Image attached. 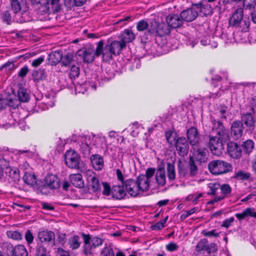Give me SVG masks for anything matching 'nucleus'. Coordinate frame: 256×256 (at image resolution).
Masks as SVG:
<instances>
[{"label": "nucleus", "mask_w": 256, "mask_h": 256, "mask_svg": "<svg viewBox=\"0 0 256 256\" xmlns=\"http://www.w3.org/2000/svg\"><path fill=\"white\" fill-rule=\"evenodd\" d=\"M78 140L80 144L82 152L85 155L89 154L92 148L91 145L106 148L107 146L106 138L102 134H92V136L80 135L78 136Z\"/></svg>", "instance_id": "f257e3e1"}, {"label": "nucleus", "mask_w": 256, "mask_h": 256, "mask_svg": "<svg viewBox=\"0 0 256 256\" xmlns=\"http://www.w3.org/2000/svg\"><path fill=\"white\" fill-rule=\"evenodd\" d=\"M84 240L83 252L85 254H91L94 248L102 245L104 240L96 236L82 234Z\"/></svg>", "instance_id": "f03ea898"}, {"label": "nucleus", "mask_w": 256, "mask_h": 256, "mask_svg": "<svg viewBox=\"0 0 256 256\" xmlns=\"http://www.w3.org/2000/svg\"><path fill=\"white\" fill-rule=\"evenodd\" d=\"M210 172L214 175L228 172L232 170L231 164L222 160H213L208 164Z\"/></svg>", "instance_id": "7ed1b4c3"}, {"label": "nucleus", "mask_w": 256, "mask_h": 256, "mask_svg": "<svg viewBox=\"0 0 256 256\" xmlns=\"http://www.w3.org/2000/svg\"><path fill=\"white\" fill-rule=\"evenodd\" d=\"M170 32V28L168 24L158 23L156 21H152L151 22V28L149 30L150 33L152 34V36H164L169 34Z\"/></svg>", "instance_id": "20e7f679"}, {"label": "nucleus", "mask_w": 256, "mask_h": 256, "mask_svg": "<svg viewBox=\"0 0 256 256\" xmlns=\"http://www.w3.org/2000/svg\"><path fill=\"white\" fill-rule=\"evenodd\" d=\"M180 161L178 162L179 172L181 176L188 178L190 177H193L196 176L198 172V166L195 164L194 162L192 157L190 158L188 164L187 170L184 168L182 166Z\"/></svg>", "instance_id": "39448f33"}, {"label": "nucleus", "mask_w": 256, "mask_h": 256, "mask_svg": "<svg viewBox=\"0 0 256 256\" xmlns=\"http://www.w3.org/2000/svg\"><path fill=\"white\" fill-rule=\"evenodd\" d=\"M243 9L242 8H238L234 13L233 15L230 20L229 22L231 26L243 27V29H246L249 26V22H246L243 20Z\"/></svg>", "instance_id": "423d86ee"}, {"label": "nucleus", "mask_w": 256, "mask_h": 256, "mask_svg": "<svg viewBox=\"0 0 256 256\" xmlns=\"http://www.w3.org/2000/svg\"><path fill=\"white\" fill-rule=\"evenodd\" d=\"M66 164L70 168H78L80 157L74 150H70L66 152L64 156Z\"/></svg>", "instance_id": "0eeeda50"}, {"label": "nucleus", "mask_w": 256, "mask_h": 256, "mask_svg": "<svg viewBox=\"0 0 256 256\" xmlns=\"http://www.w3.org/2000/svg\"><path fill=\"white\" fill-rule=\"evenodd\" d=\"M146 20H142L138 22L136 25V28L139 32H144L143 36H140L141 42L146 43L149 38L152 36V34L150 33L149 30L151 28V22Z\"/></svg>", "instance_id": "6e6552de"}, {"label": "nucleus", "mask_w": 256, "mask_h": 256, "mask_svg": "<svg viewBox=\"0 0 256 256\" xmlns=\"http://www.w3.org/2000/svg\"><path fill=\"white\" fill-rule=\"evenodd\" d=\"M208 145L210 148L214 155L219 156L222 154L224 150L222 140L216 136L209 137Z\"/></svg>", "instance_id": "1a4fd4ad"}, {"label": "nucleus", "mask_w": 256, "mask_h": 256, "mask_svg": "<svg viewBox=\"0 0 256 256\" xmlns=\"http://www.w3.org/2000/svg\"><path fill=\"white\" fill-rule=\"evenodd\" d=\"M1 170L12 181L17 182L20 180V171L17 168H12L9 164H3L2 167L1 166Z\"/></svg>", "instance_id": "9d476101"}, {"label": "nucleus", "mask_w": 256, "mask_h": 256, "mask_svg": "<svg viewBox=\"0 0 256 256\" xmlns=\"http://www.w3.org/2000/svg\"><path fill=\"white\" fill-rule=\"evenodd\" d=\"M175 146L180 156H184L187 155L188 152L189 145L185 138H178L176 140Z\"/></svg>", "instance_id": "9b49d317"}, {"label": "nucleus", "mask_w": 256, "mask_h": 256, "mask_svg": "<svg viewBox=\"0 0 256 256\" xmlns=\"http://www.w3.org/2000/svg\"><path fill=\"white\" fill-rule=\"evenodd\" d=\"M12 10L14 13L18 14L20 12H22V14L24 12H26L28 8L27 0H10Z\"/></svg>", "instance_id": "f8f14e48"}, {"label": "nucleus", "mask_w": 256, "mask_h": 256, "mask_svg": "<svg viewBox=\"0 0 256 256\" xmlns=\"http://www.w3.org/2000/svg\"><path fill=\"white\" fill-rule=\"evenodd\" d=\"M244 126L240 120L234 121L231 125V136L234 140L240 138L243 133Z\"/></svg>", "instance_id": "ddd939ff"}, {"label": "nucleus", "mask_w": 256, "mask_h": 256, "mask_svg": "<svg viewBox=\"0 0 256 256\" xmlns=\"http://www.w3.org/2000/svg\"><path fill=\"white\" fill-rule=\"evenodd\" d=\"M86 175L88 186L92 188L94 192H100L101 188V185L95 174L92 170H88Z\"/></svg>", "instance_id": "4468645a"}, {"label": "nucleus", "mask_w": 256, "mask_h": 256, "mask_svg": "<svg viewBox=\"0 0 256 256\" xmlns=\"http://www.w3.org/2000/svg\"><path fill=\"white\" fill-rule=\"evenodd\" d=\"M124 184L126 192L131 196H136L139 194L140 190L138 182L136 180L132 179L128 180Z\"/></svg>", "instance_id": "2eb2a0df"}, {"label": "nucleus", "mask_w": 256, "mask_h": 256, "mask_svg": "<svg viewBox=\"0 0 256 256\" xmlns=\"http://www.w3.org/2000/svg\"><path fill=\"white\" fill-rule=\"evenodd\" d=\"M195 6L188 8L180 12V17L184 21L190 22L194 20L198 16V12Z\"/></svg>", "instance_id": "dca6fc26"}, {"label": "nucleus", "mask_w": 256, "mask_h": 256, "mask_svg": "<svg viewBox=\"0 0 256 256\" xmlns=\"http://www.w3.org/2000/svg\"><path fill=\"white\" fill-rule=\"evenodd\" d=\"M166 21L169 27L172 28H180L183 24V20L180 15L170 14L166 18Z\"/></svg>", "instance_id": "f3484780"}, {"label": "nucleus", "mask_w": 256, "mask_h": 256, "mask_svg": "<svg viewBox=\"0 0 256 256\" xmlns=\"http://www.w3.org/2000/svg\"><path fill=\"white\" fill-rule=\"evenodd\" d=\"M227 150L230 157L239 158L242 155L241 148L236 142H230L228 144Z\"/></svg>", "instance_id": "a211bd4d"}, {"label": "nucleus", "mask_w": 256, "mask_h": 256, "mask_svg": "<svg viewBox=\"0 0 256 256\" xmlns=\"http://www.w3.org/2000/svg\"><path fill=\"white\" fill-rule=\"evenodd\" d=\"M79 56L82 58L84 62L86 63L92 62L94 60V50L92 48H82L77 52Z\"/></svg>", "instance_id": "6ab92c4d"}, {"label": "nucleus", "mask_w": 256, "mask_h": 256, "mask_svg": "<svg viewBox=\"0 0 256 256\" xmlns=\"http://www.w3.org/2000/svg\"><path fill=\"white\" fill-rule=\"evenodd\" d=\"M194 6L199 10L200 14L202 16L212 15L213 13V8L208 2H200L193 4Z\"/></svg>", "instance_id": "aec40b11"}, {"label": "nucleus", "mask_w": 256, "mask_h": 256, "mask_svg": "<svg viewBox=\"0 0 256 256\" xmlns=\"http://www.w3.org/2000/svg\"><path fill=\"white\" fill-rule=\"evenodd\" d=\"M187 138L192 146H196L200 140L198 129L195 127L190 128L187 131Z\"/></svg>", "instance_id": "412c9836"}, {"label": "nucleus", "mask_w": 256, "mask_h": 256, "mask_svg": "<svg viewBox=\"0 0 256 256\" xmlns=\"http://www.w3.org/2000/svg\"><path fill=\"white\" fill-rule=\"evenodd\" d=\"M38 238L42 243L48 244L55 239L54 233L52 231L42 230L38 232Z\"/></svg>", "instance_id": "4be33fe9"}, {"label": "nucleus", "mask_w": 256, "mask_h": 256, "mask_svg": "<svg viewBox=\"0 0 256 256\" xmlns=\"http://www.w3.org/2000/svg\"><path fill=\"white\" fill-rule=\"evenodd\" d=\"M126 192L124 184L121 186H115L112 190V194L113 198L118 200H121L126 196Z\"/></svg>", "instance_id": "5701e85b"}, {"label": "nucleus", "mask_w": 256, "mask_h": 256, "mask_svg": "<svg viewBox=\"0 0 256 256\" xmlns=\"http://www.w3.org/2000/svg\"><path fill=\"white\" fill-rule=\"evenodd\" d=\"M242 121V124H244L247 128L250 129H254L255 126V120L252 114L250 112L243 114L241 116Z\"/></svg>", "instance_id": "b1692460"}, {"label": "nucleus", "mask_w": 256, "mask_h": 256, "mask_svg": "<svg viewBox=\"0 0 256 256\" xmlns=\"http://www.w3.org/2000/svg\"><path fill=\"white\" fill-rule=\"evenodd\" d=\"M155 178L156 183L160 186H164L165 185L166 176L165 170L164 167H158L157 168Z\"/></svg>", "instance_id": "393cba45"}, {"label": "nucleus", "mask_w": 256, "mask_h": 256, "mask_svg": "<svg viewBox=\"0 0 256 256\" xmlns=\"http://www.w3.org/2000/svg\"><path fill=\"white\" fill-rule=\"evenodd\" d=\"M208 150L205 148H199L194 152V158L200 163L206 162L207 160Z\"/></svg>", "instance_id": "a878e982"}, {"label": "nucleus", "mask_w": 256, "mask_h": 256, "mask_svg": "<svg viewBox=\"0 0 256 256\" xmlns=\"http://www.w3.org/2000/svg\"><path fill=\"white\" fill-rule=\"evenodd\" d=\"M62 53L61 50H56L48 54V60L52 66H55L62 60Z\"/></svg>", "instance_id": "bb28decb"}, {"label": "nucleus", "mask_w": 256, "mask_h": 256, "mask_svg": "<svg viewBox=\"0 0 256 256\" xmlns=\"http://www.w3.org/2000/svg\"><path fill=\"white\" fill-rule=\"evenodd\" d=\"M90 162L94 168L96 170H100L104 166L103 158L99 154H92L90 157Z\"/></svg>", "instance_id": "cd10ccee"}, {"label": "nucleus", "mask_w": 256, "mask_h": 256, "mask_svg": "<svg viewBox=\"0 0 256 256\" xmlns=\"http://www.w3.org/2000/svg\"><path fill=\"white\" fill-rule=\"evenodd\" d=\"M12 152L6 147H4L1 150V166L3 164H9L12 159Z\"/></svg>", "instance_id": "c85d7f7f"}, {"label": "nucleus", "mask_w": 256, "mask_h": 256, "mask_svg": "<svg viewBox=\"0 0 256 256\" xmlns=\"http://www.w3.org/2000/svg\"><path fill=\"white\" fill-rule=\"evenodd\" d=\"M71 183L76 187L82 188L84 186V182L80 174H72L70 176Z\"/></svg>", "instance_id": "c756f323"}, {"label": "nucleus", "mask_w": 256, "mask_h": 256, "mask_svg": "<svg viewBox=\"0 0 256 256\" xmlns=\"http://www.w3.org/2000/svg\"><path fill=\"white\" fill-rule=\"evenodd\" d=\"M136 182H138L140 191H146L148 189L150 180L147 179L144 175L139 176Z\"/></svg>", "instance_id": "7c9ffc66"}, {"label": "nucleus", "mask_w": 256, "mask_h": 256, "mask_svg": "<svg viewBox=\"0 0 256 256\" xmlns=\"http://www.w3.org/2000/svg\"><path fill=\"white\" fill-rule=\"evenodd\" d=\"M46 184L52 189H56L59 187V180L57 176L53 174H48L46 178Z\"/></svg>", "instance_id": "2f4dec72"}, {"label": "nucleus", "mask_w": 256, "mask_h": 256, "mask_svg": "<svg viewBox=\"0 0 256 256\" xmlns=\"http://www.w3.org/2000/svg\"><path fill=\"white\" fill-rule=\"evenodd\" d=\"M114 56L118 54L121 50L125 47V44L122 42L113 41L110 44H107Z\"/></svg>", "instance_id": "473e14b6"}, {"label": "nucleus", "mask_w": 256, "mask_h": 256, "mask_svg": "<svg viewBox=\"0 0 256 256\" xmlns=\"http://www.w3.org/2000/svg\"><path fill=\"white\" fill-rule=\"evenodd\" d=\"M1 253L6 256H14V248L10 242H4L1 245Z\"/></svg>", "instance_id": "72a5a7b5"}, {"label": "nucleus", "mask_w": 256, "mask_h": 256, "mask_svg": "<svg viewBox=\"0 0 256 256\" xmlns=\"http://www.w3.org/2000/svg\"><path fill=\"white\" fill-rule=\"evenodd\" d=\"M135 34L130 29L125 30L122 34V42L126 45V43L130 42L134 40Z\"/></svg>", "instance_id": "f704fd0d"}, {"label": "nucleus", "mask_w": 256, "mask_h": 256, "mask_svg": "<svg viewBox=\"0 0 256 256\" xmlns=\"http://www.w3.org/2000/svg\"><path fill=\"white\" fill-rule=\"evenodd\" d=\"M22 179L24 182L28 185L33 186L36 184V177L32 171L30 172H25Z\"/></svg>", "instance_id": "c9c22d12"}, {"label": "nucleus", "mask_w": 256, "mask_h": 256, "mask_svg": "<svg viewBox=\"0 0 256 256\" xmlns=\"http://www.w3.org/2000/svg\"><path fill=\"white\" fill-rule=\"evenodd\" d=\"M80 238L78 236H74L69 238L68 244L72 250L78 248L80 245Z\"/></svg>", "instance_id": "e433bc0d"}, {"label": "nucleus", "mask_w": 256, "mask_h": 256, "mask_svg": "<svg viewBox=\"0 0 256 256\" xmlns=\"http://www.w3.org/2000/svg\"><path fill=\"white\" fill-rule=\"evenodd\" d=\"M18 96L19 101L21 102H27L30 99L29 94H28L27 90L23 88H19L18 92Z\"/></svg>", "instance_id": "4c0bfd02"}, {"label": "nucleus", "mask_w": 256, "mask_h": 256, "mask_svg": "<svg viewBox=\"0 0 256 256\" xmlns=\"http://www.w3.org/2000/svg\"><path fill=\"white\" fill-rule=\"evenodd\" d=\"M216 134L219 136L218 138L222 140L226 141L230 139V134L228 130L224 126L220 128L218 130L216 131Z\"/></svg>", "instance_id": "58836bf2"}, {"label": "nucleus", "mask_w": 256, "mask_h": 256, "mask_svg": "<svg viewBox=\"0 0 256 256\" xmlns=\"http://www.w3.org/2000/svg\"><path fill=\"white\" fill-rule=\"evenodd\" d=\"M114 55L110 48L106 44L104 46L102 51V58L105 62H109L112 58V56Z\"/></svg>", "instance_id": "ea45409f"}, {"label": "nucleus", "mask_w": 256, "mask_h": 256, "mask_svg": "<svg viewBox=\"0 0 256 256\" xmlns=\"http://www.w3.org/2000/svg\"><path fill=\"white\" fill-rule=\"evenodd\" d=\"M220 233V232L216 229H214L210 230H202L201 232L204 236L214 238L219 237Z\"/></svg>", "instance_id": "a19ab883"}, {"label": "nucleus", "mask_w": 256, "mask_h": 256, "mask_svg": "<svg viewBox=\"0 0 256 256\" xmlns=\"http://www.w3.org/2000/svg\"><path fill=\"white\" fill-rule=\"evenodd\" d=\"M168 176L170 180H174L176 178L175 168L173 164L168 162L166 166Z\"/></svg>", "instance_id": "79ce46f5"}, {"label": "nucleus", "mask_w": 256, "mask_h": 256, "mask_svg": "<svg viewBox=\"0 0 256 256\" xmlns=\"http://www.w3.org/2000/svg\"><path fill=\"white\" fill-rule=\"evenodd\" d=\"M62 66H70L74 62L73 56L71 54H67L62 56V60H61Z\"/></svg>", "instance_id": "37998d69"}, {"label": "nucleus", "mask_w": 256, "mask_h": 256, "mask_svg": "<svg viewBox=\"0 0 256 256\" xmlns=\"http://www.w3.org/2000/svg\"><path fill=\"white\" fill-rule=\"evenodd\" d=\"M244 151L246 154H250L254 148V143L251 140H248L242 144Z\"/></svg>", "instance_id": "c03bdc74"}, {"label": "nucleus", "mask_w": 256, "mask_h": 256, "mask_svg": "<svg viewBox=\"0 0 256 256\" xmlns=\"http://www.w3.org/2000/svg\"><path fill=\"white\" fill-rule=\"evenodd\" d=\"M208 243V240L206 238L201 239L197 244L196 246V250L198 252H201L202 251H206V246Z\"/></svg>", "instance_id": "a18cd8bd"}, {"label": "nucleus", "mask_w": 256, "mask_h": 256, "mask_svg": "<svg viewBox=\"0 0 256 256\" xmlns=\"http://www.w3.org/2000/svg\"><path fill=\"white\" fill-rule=\"evenodd\" d=\"M101 82H99V85L103 84L104 82H108L114 78V74L112 72H102L101 74Z\"/></svg>", "instance_id": "49530a36"}, {"label": "nucleus", "mask_w": 256, "mask_h": 256, "mask_svg": "<svg viewBox=\"0 0 256 256\" xmlns=\"http://www.w3.org/2000/svg\"><path fill=\"white\" fill-rule=\"evenodd\" d=\"M168 216H166L160 222H156L154 224H152L150 226V228L152 230H160L165 226V224L166 222Z\"/></svg>", "instance_id": "de8ad7c7"}, {"label": "nucleus", "mask_w": 256, "mask_h": 256, "mask_svg": "<svg viewBox=\"0 0 256 256\" xmlns=\"http://www.w3.org/2000/svg\"><path fill=\"white\" fill-rule=\"evenodd\" d=\"M7 236L14 240H20L22 239V234L18 231L9 230L6 232Z\"/></svg>", "instance_id": "09e8293b"}, {"label": "nucleus", "mask_w": 256, "mask_h": 256, "mask_svg": "<svg viewBox=\"0 0 256 256\" xmlns=\"http://www.w3.org/2000/svg\"><path fill=\"white\" fill-rule=\"evenodd\" d=\"M208 187L209 188L208 194L216 195V190L220 188V184L216 182L210 183L209 184Z\"/></svg>", "instance_id": "8fccbe9b"}, {"label": "nucleus", "mask_w": 256, "mask_h": 256, "mask_svg": "<svg viewBox=\"0 0 256 256\" xmlns=\"http://www.w3.org/2000/svg\"><path fill=\"white\" fill-rule=\"evenodd\" d=\"M34 80L36 82H38L44 79L46 77L43 70H38L33 74Z\"/></svg>", "instance_id": "3c124183"}, {"label": "nucleus", "mask_w": 256, "mask_h": 256, "mask_svg": "<svg viewBox=\"0 0 256 256\" xmlns=\"http://www.w3.org/2000/svg\"><path fill=\"white\" fill-rule=\"evenodd\" d=\"M70 77L71 78H75L78 77L80 74L79 68L74 64L70 66Z\"/></svg>", "instance_id": "603ef678"}, {"label": "nucleus", "mask_w": 256, "mask_h": 256, "mask_svg": "<svg viewBox=\"0 0 256 256\" xmlns=\"http://www.w3.org/2000/svg\"><path fill=\"white\" fill-rule=\"evenodd\" d=\"M222 194L221 196H224V198L231 192V188L230 186L228 184H224L222 185L220 187Z\"/></svg>", "instance_id": "864d4df0"}, {"label": "nucleus", "mask_w": 256, "mask_h": 256, "mask_svg": "<svg viewBox=\"0 0 256 256\" xmlns=\"http://www.w3.org/2000/svg\"><path fill=\"white\" fill-rule=\"evenodd\" d=\"M18 168L20 170L24 172V174H25V172H32L30 166L26 161L23 162H19Z\"/></svg>", "instance_id": "5fc2aeb1"}, {"label": "nucleus", "mask_w": 256, "mask_h": 256, "mask_svg": "<svg viewBox=\"0 0 256 256\" xmlns=\"http://www.w3.org/2000/svg\"><path fill=\"white\" fill-rule=\"evenodd\" d=\"M36 252L37 256H48L46 248L42 244L37 246Z\"/></svg>", "instance_id": "6e6d98bb"}, {"label": "nucleus", "mask_w": 256, "mask_h": 256, "mask_svg": "<svg viewBox=\"0 0 256 256\" xmlns=\"http://www.w3.org/2000/svg\"><path fill=\"white\" fill-rule=\"evenodd\" d=\"M104 42L102 40L100 41L97 44L96 48L95 51H94V56H99L101 54L102 55V51L104 50Z\"/></svg>", "instance_id": "4d7b16f0"}, {"label": "nucleus", "mask_w": 256, "mask_h": 256, "mask_svg": "<svg viewBox=\"0 0 256 256\" xmlns=\"http://www.w3.org/2000/svg\"><path fill=\"white\" fill-rule=\"evenodd\" d=\"M198 210V208H194L191 210L184 211L180 216L182 220H185L186 218L194 214Z\"/></svg>", "instance_id": "13d9d810"}, {"label": "nucleus", "mask_w": 256, "mask_h": 256, "mask_svg": "<svg viewBox=\"0 0 256 256\" xmlns=\"http://www.w3.org/2000/svg\"><path fill=\"white\" fill-rule=\"evenodd\" d=\"M212 129L213 130H216V131L224 126L220 120H216L215 119L212 118Z\"/></svg>", "instance_id": "bf43d9fd"}, {"label": "nucleus", "mask_w": 256, "mask_h": 256, "mask_svg": "<svg viewBox=\"0 0 256 256\" xmlns=\"http://www.w3.org/2000/svg\"><path fill=\"white\" fill-rule=\"evenodd\" d=\"M202 196V193L191 194L187 196L186 200L196 203Z\"/></svg>", "instance_id": "052dcab7"}, {"label": "nucleus", "mask_w": 256, "mask_h": 256, "mask_svg": "<svg viewBox=\"0 0 256 256\" xmlns=\"http://www.w3.org/2000/svg\"><path fill=\"white\" fill-rule=\"evenodd\" d=\"M250 174L248 173L244 172L242 171L238 172L236 174V178L238 179L246 180L249 178Z\"/></svg>", "instance_id": "680f3d73"}, {"label": "nucleus", "mask_w": 256, "mask_h": 256, "mask_svg": "<svg viewBox=\"0 0 256 256\" xmlns=\"http://www.w3.org/2000/svg\"><path fill=\"white\" fill-rule=\"evenodd\" d=\"M218 250V246L215 243L207 244L206 252L208 254L214 252Z\"/></svg>", "instance_id": "e2e57ef3"}, {"label": "nucleus", "mask_w": 256, "mask_h": 256, "mask_svg": "<svg viewBox=\"0 0 256 256\" xmlns=\"http://www.w3.org/2000/svg\"><path fill=\"white\" fill-rule=\"evenodd\" d=\"M244 6L246 9H252L256 4V0H244Z\"/></svg>", "instance_id": "0e129e2a"}, {"label": "nucleus", "mask_w": 256, "mask_h": 256, "mask_svg": "<svg viewBox=\"0 0 256 256\" xmlns=\"http://www.w3.org/2000/svg\"><path fill=\"white\" fill-rule=\"evenodd\" d=\"M156 173V169L153 168H148L146 172V174H143L144 176H146L148 180L151 178L154 174Z\"/></svg>", "instance_id": "69168bd1"}, {"label": "nucleus", "mask_w": 256, "mask_h": 256, "mask_svg": "<svg viewBox=\"0 0 256 256\" xmlns=\"http://www.w3.org/2000/svg\"><path fill=\"white\" fill-rule=\"evenodd\" d=\"M25 239L28 244H30L33 242L34 237L32 232L30 230H27L25 234Z\"/></svg>", "instance_id": "338daca9"}, {"label": "nucleus", "mask_w": 256, "mask_h": 256, "mask_svg": "<svg viewBox=\"0 0 256 256\" xmlns=\"http://www.w3.org/2000/svg\"><path fill=\"white\" fill-rule=\"evenodd\" d=\"M102 256H114V253L110 248H104L101 254Z\"/></svg>", "instance_id": "774afa93"}]
</instances>
